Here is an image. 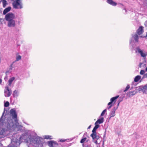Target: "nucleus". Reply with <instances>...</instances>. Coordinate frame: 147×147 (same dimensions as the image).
<instances>
[{
	"label": "nucleus",
	"instance_id": "15",
	"mask_svg": "<svg viewBox=\"0 0 147 147\" xmlns=\"http://www.w3.org/2000/svg\"><path fill=\"white\" fill-rule=\"evenodd\" d=\"M107 2L109 4L113 6H115L117 5V3L113 0H107Z\"/></svg>",
	"mask_w": 147,
	"mask_h": 147
},
{
	"label": "nucleus",
	"instance_id": "9",
	"mask_svg": "<svg viewBox=\"0 0 147 147\" xmlns=\"http://www.w3.org/2000/svg\"><path fill=\"white\" fill-rule=\"evenodd\" d=\"M97 133H92L90 135V136L92 138V142L96 144H98V142L96 140L97 136Z\"/></svg>",
	"mask_w": 147,
	"mask_h": 147
},
{
	"label": "nucleus",
	"instance_id": "45",
	"mask_svg": "<svg viewBox=\"0 0 147 147\" xmlns=\"http://www.w3.org/2000/svg\"><path fill=\"white\" fill-rule=\"evenodd\" d=\"M143 63V62L140 63L138 65V66L139 67H142V65Z\"/></svg>",
	"mask_w": 147,
	"mask_h": 147
},
{
	"label": "nucleus",
	"instance_id": "29",
	"mask_svg": "<svg viewBox=\"0 0 147 147\" xmlns=\"http://www.w3.org/2000/svg\"><path fill=\"white\" fill-rule=\"evenodd\" d=\"M147 78V73H146V74H145L144 75V76L143 77H142V79L140 80V82H141L142 81V79L145 78Z\"/></svg>",
	"mask_w": 147,
	"mask_h": 147
},
{
	"label": "nucleus",
	"instance_id": "44",
	"mask_svg": "<svg viewBox=\"0 0 147 147\" xmlns=\"http://www.w3.org/2000/svg\"><path fill=\"white\" fill-rule=\"evenodd\" d=\"M7 79L8 76H7V75H6V76L4 78V80L5 81H6L7 80Z\"/></svg>",
	"mask_w": 147,
	"mask_h": 147
},
{
	"label": "nucleus",
	"instance_id": "14",
	"mask_svg": "<svg viewBox=\"0 0 147 147\" xmlns=\"http://www.w3.org/2000/svg\"><path fill=\"white\" fill-rule=\"evenodd\" d=\"M141 78V76L140 75H137L135 76L134 78V81L132 82V84H133V83L134 82H138L140 80Z\"/></svg>",
	"mask_w": 147,
	"mask_h": 147
},
{
	"label": "nucleus",
	"instance_id": "28",
	"mask_svg": "<svg viewBox=\"0 0 147 147\" xmlns=\"http://www.w3.org/2000/svg\"><path fill=\"white\" fill-rule=\"evenodd\" d=\"M98 128H96L95 127H94L92 131V133H97L96 132V130Z\"/></svg>",
	"mask_w": 147,
	"mask_h": 147
},
{
	"label": "nucleus",
	"instance_id": "55",
	"mask_svg": "<svg viewBox=\"0 0 147 147\" xmlns=\"http://www.w3.org/2000/svg\"><path fill=\"white\" fill-rule=\"evenodd\" d=\"M117 106L116 107H117V108H118V106H119V105L120 103V102H118V101H117Z\"/></svg>",
	"mask_w": 147,
	"mask_h": 147
},
{
	"label": "nucleus",
	"instance_id": "37",
	"mask_svg": "<svg viewBox=\"0 0 147 147\" xmlns=\"http://www.w3.org/2000/svg\"><path fill=\"white\" fill-rule=\"evenodd\" d=\"M107 128H106L105 129V132L104 133V135H103V136L104 138H105V137H106V131H107Z\"/></svg>",
	"mask_w": 147,
	"mask_h": 147
},
{
	"label": "nucleus",
	"instance_id": "20",
	"mask_svg": "<svg viewBox=\"0 0 147 147\" xmlns=\"http://www.w3.org/2000/svg\"><path fill=\"white\" fill-rule=\"evenodd\" d=\"M4 106L5 107H7L9 105V103L8 101H4Z\"/></svg>",
	"mask_w": 147,
	"mask_h": 147
},
{
	"label": "nucleus",
	"instance_id": "56",
	"mask_svg": "<svg viewBox=\"0 0 147 147\" xmlns=\"http://www.w3.org/2000/svg\"><path fill=\"white\" fill-rule=\"evenodd\" d=\"M119 5L120 6H124L123 5V4L121 3H119Z\"/></svg>",
	"mask_w": 147,
	"mask_h": 147
},
{
	"label": "nucleus",
	"instance_id": "21",
	"mask_svg": "<svg viewBox=\"0 0 147 147\" xmlns=\"http://www.w3.org/2000/svg\"><path fill=\"white\" fill-rule=\"evenodd\" d=\"M115 112L111 110V111L109 113V116H110V117H114L115 115Z\"/></svg>",
	"mask_w": 147,
	"mask_h": 147
},
{
	"label": "nucleus",
	"instance_id": "32",
	"mask_svg": "<svg viewBox=\"0 0 147 147\" xmlns=\"http://www.w3.org/2000/svg\"><path fill=\"white\" fill-rule=\"evenodd\" d=\"M114 105V104L113 102H112L111 101L110 102H109L107 104L108 106H111L112 107V106H113Z\"/></svg>",
	"mask_w": 147,
	"mask_h": 147
},
{
	"label": "nucleus",
	"instance_id": "47",
	"mask_svg": "<svg viewBox=\"0 0 147 147\" xmlns=\"http://www.w3.org/2000/svg\"><path fill=\"white\" fill-rule=\"evenodd\" d=\"M125 142L126 141L125 140H123L121 141V143L122 145H123L125 143Z\"/></svg>",
	"mask_w": 147,
	"mask_h": 147
},
{
	"label": "nucleus",
	"instance_id": "13",
	"mask_svg": "<svg viewBox=\"0 0 147 147\" xmlns=\"http://www.w3.org/2000/svg\"><path fill=\"white\" fill-rule=\"evenodd\" d=\"M102 117V116H100L99 117V118L97 121H96L99 124L102 123L104 122V117Z\"/></svg>",
	"mask_w": 147,
	"mask_h": 147
},
{
	"label": "nucleus",
	"instance_id": "7",
	"mask_svg": "<svg viewBox=\"0 0 147 147\" xmlns=\"http://www.w3.org/2000/svg\"><path fill=\"white\" fill-rule=\"evenodd\" d=\"M9 113H9L8 111L6 110V109L5 108H4V109L3 112L2 114L1 117L0 118V123L1 122V123L5 125V123H4L3 120H5V119L6 118L5 116L8 115Z\"/></svg>",
	"mask_w": 147,
	"mask_h": 147
},
{
	"label": "nucleus",
	"instance_id": "38",
	"mask_svg": "<svg viewBox=\"0 0 147 147\" xmlns=\"http://www.w3.org/2000/svg\"><path fill=\"white\" fill-rule=\"evenodd\" d=\"M117 107H115L113 108V109H112L111 110L115 112L116 110L117 109Z\"/></svg>",
	"mask_w": 147,
	"mask_h": 147
},
{
	"label": "nucleus",
	"instance_id": "54",
	"mask_svg": "<svg viewBox=\"0 0 147 147\" xmlns=\"http://www.w3.org/2000/svg\"><path fill=\"white\" fill-rule=\"evenodd\" d=\"M5 137V136L0 135V139L2 138H3L4 137Z\"/></svg>",
	"mask_w": 147,
	"mask_h": 147
},
{
	"label": "nucleus",
	"instance_id": "35",
	"mask_svg": "<svg viewBox=\"0 0 147 147\" xmlns=\"http://www.w3.org/2000/svg\"><path fill=\"white\" fill-rule=\"evenodd\" d=\"M132 43V42L131 43V46L132 47V49H134V48H135V45L134 43Z\"/></svg>",
	"mask_w": 147,
	"mask_h": 147
},
{
	"label": "nucleus",
	"instance_id": "31",
	"mask_svg": "<svg viewBox=\"0 0 147 147\" xmlns=\"http://www.w3.org/2000/svg\"><path fill=\"white\" fill-rule=\"evenodd\" d=\"M145 71L144 70H141L140 72V74L141 75H144L145 73Z\"/></svg>",
	"mask_w": 147,
	"mask_h": 147
},
{
	"label": "nucleus",
	"instance_id": "34",
	"mask_svg": "<svg viewBox=\"0 0 147 147\" xmlns=\"http://www.w3.org/2000/svg\"><path fill=\"white\" fill-rule=\"evenodd\" d=\"M13 121L14 122V123H15L14 122H15L16 123H16H17L18 124V121L17 120V118H16V119H13Z\"/></svg>",
	"mask_w": 147,
	"mask_h": 147
},
{
	"label": "nucleus",
	"instance_id": "63",
	"mask_svg": "<svg viewBox=\"0 0 147 147\" xmlns=\"http://www.w3.org/2000/svg\"><path fill=\"white\" fill-rule=\"evenodd\" d=\"M133 84V83H132V84H131V85H134L135 86H136V85H137V84H134V83H133V84Z\"/></svg>",
	"mask_w": 147,
	"mask_h": 147
},
{
	"label": "nucleus",
	"instance_id": "1",
	"mask_svg": "<svg viewBox=\"0 0 147 147\" xmlns=\"http://www.w3.org/2000/svg\"><path fill=\"white\" fill-rule=\"evenodd\" d=\"M35 134V136L32 135L30 134V137L29 138V140H28L31 143L38 145V147H43V144L45 142V139H52V138H51L52 136L49 135H45L44 138H43L37 136L36 133Z\"/></svg>",
	"mask_w": 147,
	"mask_h": 147
},
{
	"label": "nucleus",
	"instance_id": "23",
	"mask_svg": "<svg viewBox=\"0 0 147 147\" xmlns=\"http://www.w3.org/2000/svg\"><path fill=\"white\" fill-rule=\"evenodd\" d=\"M130 86L127 84L125 89L123 90V92H126L130 88Z\"/></svg>",
	"mask_w": 147,
	"mask_h": 147
},
{
	"label": "nucleus",
	"instance_id": "59",
	"mask_svg": "<svg viewBox=\"0 0 147 147\" xmlns=\"http://www.w3.org/2000/svg\"><path fill=\"white\" fill-rule=\"evenodd\" d=\"M86 147H91V146L90 144L89 145H88L86 146Z\"/></svg>",
	"mask_w": 147,
	"mask_h": 147
},
{
	"label": "nucleus",
	"instance_id": "24",
	"mask_svg": "<svg viewBox=\"0 0 147 147\" xmlns=\"http://www.w3.org/2000/svg\"><path fill=\"white\" fill-rule=\"evenodd\" d=\"M13 95L14 97L15 96H18L17 94V91L16 90H15L13 91Z\"/></svg>",
	"mask_w": 147,
	"mask_h": 147
},
{
	"label": "nucleus",
	"instance_id": "22",
	"mask_svg": "<svg viewBox=\"0 0 147 147\" xmlns=\"http://www.w3.org/2000/svg\"><path fill=\"white\" fill-rule=\"evenodd\" d=\"M125 97V94L121 96L120 97L119 99L118 100L119 102H121L123 100V99Z\"/></svg>",
	"mask_w": 147,
	"mask_h": 147
},
{
	"label": "nucleus",
	"instance_id": "52",
	"mask_svg": "<svg viewBox=\"0 0 147 147\" xmlns=\"http://www.w3.org/2000/svg\"><path fill=\"white\" fill-rule=\"evenodd\" d=\"M11 71H9V70H7L6 72H5V74L6 75H7V73H11Z\"/></svg>",
	"mask_w": 147,
	"mask_h": 147
},
{
	"label": "nucleus",
	"instance_id": "30",
	"mask_svg": "<svg viewBox=\"0 0 147 147\" xmlns=\"http://www.w3.org/2000/svg\"><path fill=\"white\" fill-rule=\"evenodd\" d=\"M7 1H6V2H3V7L4 8H5L6 5L7 4Z\"/></svg>",
	"mask_w": 147,
	"mask_h": 147
},
{
	"label": "nucleus",
	"instance_id": "4",
	"mask_svg": "<svg viewBox=\"0 0 147 147\" xmlns=\"http://www.w3.org/2000/svg\"><path fill=\"white\" fill-rule=\"evenodd\" d=\"M144 27L142 26L139 27L138 28L136 31V34H131L132 37L129 40L130 44L132 42H134V40H135V42H138L139 41L138 35L141 34L144 32Z\"/></svg>",
	"mask_w": 147,
	"mask_h": 147
},
{
	"label": "nucleus",
	"instance_id": "11",
	"mask_svg": "<svg viewBox=\"0 0 147 147\" xmlns=\"http://www.w3.org/2000/svg\"><path fill=\"white\" fill-rule=\"evenodd\" d=\"M11 7L10 6H9L5 8L3 11V15H6V14L8 13L11 11Z\"/></svg>",
	"mask_w": 147,
	"mask_h": 147
},
{
	"label": "nucleus",
	"instance_id": "46",
	"mask_svg": "<svg viewBox=\"0 0 147 147\" xmlns=\"http://www.w3.org/2000/svg\"><path fill=\"white\" fill-rule=\"evenodd\" d=\"M139 37H140L142 38H146L147 37V32L146 33V36H140Z\"/></svg>",
	"mask_w": 147,
	"mask_h": 147
},
{
	"label": "nucleus",
	"instance_id": "60",
	"mask_svg": "<svg viewBox=\"0 0 147 147\" xmlns=\"http://www.w3.org/2000/svg\"><path fill=\"white\" fill-rule=\"evenodd\" d=\"M2 82V79L1 78H0V84H1Z\"/></svg>",
	"mask_w": 147,
	"mask_h": 147
},
{
	"label": "nucleus",
	"instance_id": "50",
	"mask_svg": "<svg viewBox=\"0 0 147 147\" xmlns=\"http://www.w3.org/2000/svg\"><path fill=\"white\" fill-rule=\"evenodd\" d=\"M111 107H112L110 106H108L107 108V109L109 110Z\"/></svg>",
	"mask_w": 147,
	"mask_h": 147
},
{
	"label": "nucleus",
	"instance_id": "53",
	"mask_svg": "<svg viewBox=\"0 0 147 147\" xmlns=\"http://www.w3.org/2000/svg\"><path fill=\"white\" fill-rule=\"evenodd\" d=\"M144 25L146 27H147V20L145 21L144 23Z\"/></svg>",
	"mask_w": 147,
	"mask_h": 147
},
{
	"label": "nucleus",
	"instance_id": "16",
	"mask_svg": "<svg viewBox=\"0 0 147 147\" xmlns=\"http://www.w3.org/2000/svg\"><path fill=\"white\" fill-rule=\"evenodd\" d=\"M126 95L127 96L130 98L133 96L135 95V94L134 93V91H131L128 92L127 93Z\"/></svg>",
	"mask_w": 147,
	"mask_h": 147
},
{
	"label": "nucleus",
	"instance_id": "49",
	"mask_svg": "<svg viewBox=\"0 0 147 147\" xmlns=\"http://www.w3.org/2000/svg\"><path fill=\"white\" fill-rule=\"evenodd\" d=\"M85 136L88 137V136L87 135V133L86 132L84 133L83 136L84 137V136Z\"/></svg>",
	"mask_w": 147,
	"mask_h": 147
},
{
	"label": "nucleus",
	"instance_id": "5",
	"mask_svg": "<svg viewBox=\"0 0 147 147\" xmlns=\"http://www.w3.org/2000/svg\"><path fill=\"white\" fill-rule=\"evenodd\" d=\"M144 50L141 49H140L139 46H138L136 48L135 52L136 53H138L141 55V56L144 59V62H146V57L147 56V52H144Z\"/></svg>",
	"mask_w": 147,
	"mask_h": 147
},
{
	"label": "nucleus",
	"instance_id": "51",
	"mask_svg": "<svg viewBox=\"0 0 147 147\" xmlns=\"http://www.w3.org/2000/svg\"><path fill=\"white\" fill-rule=\"evenodd\" d=\"M4 133L2 131H0V135L4 136Z\"/></svg>",
	"mask_w": 147,
	"mask_h": 147
},
{
	"label": "nucleus",
	"instance_id": "10",
	"mask_svg": "<svg viewBox=\"0 0 147 147\" xmlns=\"http://www.w3.org/2000/svg\"><path fill=\"white\" fill-rule=\"evenodd\" d=\"M142 86H144L143 85H141L138 87H135L136 88L135 90H134L133 91H134V92L135 94H136L138 92H140V91H142L143 93H144L146 92V90H145V92H144V90H140V88H141V87H140Z\"/></svg>",
	"mask_w": 147,
	"mask_h": 147
},
{
	"label": "nucleus",
	"instance_id": "41",
	"mask_svg": "<svg viewBox=\"0 0 147 147\" xmlns=\"http://www.w3.org/2000/svg\"><path fill=\"white\" fill-rule=\"evenodd\" d=\"M15 62H13L10 65V67L9 68V69L11 70L12 69V65L13 64V63H14Z\"/></svg>",
	"mask_w": 147,
	"mask_h": 147
},
{
	"label": "nucleus",
	"instance_id": "33",
	"mask_svg": "<svg viewBox=\"0 0 147 147\" xmlns=\"http://www.w3.org/2000/svg\"><path fill=\"white\" fill-rule=\"evenodd\" d=\"M22 126H21V125H19L18 127H17V128H18V131H20L22 132V129H21L20 127H22Z\"/></svg>",
	"mask_w": 147,
	"mask_h": 147
},
{
	"label": "nucleus",
	"instance_id": "18",
	"mask_svg": "<svg viewBox=\"0 0 147 147\" xmlns=\"http://www.w3.org/2000/svg\"><path fill=\"white\" fill-rule=\"evenodd\" d=\"M15 77H13L11 78H10L8 82V85L9 86H11L14 80L15 79Z\"/></svg>",
	"mask_w": 147,
	"mask_h": 147
},
{
	"label": "nucleus",
	"instance_id": "40",
	"mask_svg": "<svg viewBox=\"0 0 147 147\" xmlns=\"http://www.w3.org/2000/svg\"><path fill=\"white\" fill-rule=\"evenodd\" d=\"M144 4L145 6H147V0H144Z\"/></svg>",
	"mask_w": 147,
	"mask_h": 147
},
{
	"label": "nucleus",
	"instance_id": "8",
	"mask_svg": "<svg viewBox=\"0 0 147 147\" xmlns=\"http://www.w3.org/2000/svg\"><path fill=\"white\" fill-rule=\"evenodd\" d=\"M5 88L6 89V90H5L4 91L5 96L7 97L10 96L12 93L11 90L9 88L8 86H6Z\"/></svg>",
	"mask_w": 147,
	"mask_h": 147
},
{
	"label": "nucleus",
	"instance_id": "39",
	"mask_svg": "<svg viewBox=\"0 0 147 147\" xmlns=\"http://www.w3.org/2000/svg\"><path fill=\"white\" fill-rule=\"evenodd\" d=\"M98 135L97 136V138L96 140L97 141L100 138H101V136H100V134L99 133L98 134Z\"/></svg>",
	"mask_w": 147,
	"mask_h": 147
},
{
	"label": "nucleus",
	"instance_id": "43",
	"mask_svg": "<svg viewBox=\"0 0 147 147\" xmlns=\"http://www.w3.org/2000/svg\"><path fill=\"white\" fill-rule=\"evenodd\" d=\"M105 138H104V137H103V141H102V146H103V147H104V142L106 140L105 139Z\"/></svg>",
	"mask_w": 147,
	"mask_h": 147
},
{
	"label": "nucleus",
	"instance_id": "62",
	"mask_svg": "<svg viewBox=\"0 0 147 147\" xmlns=\"http://www.w3.org/2000/svg\"><path fill=\"white\" fill-rule=\"evenodd\" d=\"M134 87H133V86H132L131 87V88H130V90H132V89H133L134 88Z\"/></svg>",
	"mask_w": 147,
	"mask_h": 147
},
{
	"label": "nucleus",
	"instance_id": "36",
	"mask_svg": "<svg viewBox=\"0 0 147 147\" xmlns=\"http://www.w3.org/2000/svg\"><path fill=\"white\" fill-rule=\"evenodd\" d=\"M67 140L66 139H61L59 140V141L61 142H65Z\"/></svg>",
	"mask_w": 147,
	"mask_h": 147
},
{
	"label": "nucleus",
	"instance_id": "19",
	"mask_svg": "<svg viewBox=\"0 0 147 147\" xmlns=\"http://www.w3.org/2000/svg\"><path fill=\"white\" fill-rule=\"evenodd\" d=\"M87 139V138L86 137H84L83 136L80 142L82 144V145L83 146H84V143L85 141Z\"/></svg>",
	"mask_w": 147,
	"mask_h": 147
},
{
	"label": "nucleus",
	"instance_id": "2",
	"mask_svg": "<svg viewBox=\"0 0 147 147\" xmlns=\"http://www.w3.org/2000/svg\"><path fill=\"white\" fill-rule=\"evenodd\" d=\"M9 115L10 116L7 118L6 121H5L4 120L3 121L5 125L6 126L7 128V129H11L14 125L13 119H16L17 118V113L15 109H12L10 110Z\"/></svg>",
	"mask_w": 147,
	"mask_h": 147
},
{
	"label": "nucleus",
	"instance_id": "61",
	"mask_svg": "<svg viewBox=\"0 0 147 147\" xmlns=\"http://www.w3.org/2000/svg\"><path fill=\"white\" fill-rule=\"evenodd\" d=\"M2 146H3V144L1 143H0V147H2Z\"/></svg>",
	"mask_w": 147,
	"mask_h": 147
},
{
	"label": "nucleus",
	"instance_id": "17",
	"mask_svg": "<svg viewBox=\"0 0 147 147\" xmlns=\"http://www.w3.org/2000/svg\"><path fill=\"white\" fill-rule=\"evenodd\" d=\"M46 143L50 147H53L54 146L53 140H51L47 141Z\"/></svg>",
	"mask_w": 147,
	"mask_h": 147
},
{
	"label": "nucleus",
	"instance_id": "12",
	"mask_svg": "<svg viewBox=\"0 0 147 147\" xmlns=\"http://www.w3.org/2000/svg\"><path fill=\"white\" fill-rule=\"evenodd\" d=\"M119 97V95H117L115 97H113L111 98L110 100V101L115 104L117 101V99Z\"/></svg>",
	"mask_w": 147,
	"mask_h": 147
},
{
	"label": "nucleus",
	"instance_id": "42",
	"mask_svg": "<svg viewBox=\"0 0 147 147\" xmlns=\"http://www.w3.org/2000/svg\"><path fill=\"white\" fill-rule=\"evenodd\" d=\"M53 144L54 145H57V146L58 145V144L57 142L56 141H55L54 140H53Z\"/></svg>",
	"mask_w": 147,
	"mask_h": 147
},
{
	"label": "nucleus",
	"instance_id": "27",
	"mask_svg": "<svg viewBox=\"0 0 147 147\" xmlns=\"http://www.w3.org/2000/svg\"><path fill=\"white\" fill-rule=\"evenodd\" d=\"M98 123H97V122H96L94 123V126L96 127V128H98L99 127H100V125Z\"/></svg>",
	"mask_w": 147,
	"mask_h": 147
},
{
	"label": "nucleus",
	"instance_id": "25",
	"mask_svg": "<svg viewBox=\"0 0 147 147\" xmlns=\"http://www.w3.org/2000/svg\"><path fill=\"white\" fill-rule=\"evenodd\" d=\"M107 111V109H105L102 112L100 116H103L104 115L105 113Z\"/></svg>",
	"mask_w": 147,
	"mask_h": 147
},
{
	"label": "nucleus",
	"instance_id": "57",
	"mask_svg": "<svg viewBox=\"0 0 147 147\" xmlns=\"http://www.w3.org/2000/svg\"><path fill=\"white\" fill-rule=\"evenodd\" d=\"M91 125H90L87 128V129H90V128L91 127Z\"/></svg>",
	"mask_w": 147,
	"mask_h": 147
},
{
	"label": "nucleus",
	"instance_id": "6",
	"mask_svg": "<svg viewBox=\"0 0 147 147\" xmlns=\"http://www.w3.org/2000/svg\"><path fill=\"white\" fill-rule=\"evenodd\" d=\"M12 5L13 8L18 9L22 8V4H21V0H15L12 3Z\"/></svg>",
	"mask_w": 147,
	"mask_h": 147
},
{
	"label": "nucleus",
	"instance_id": "58",
	"mask_svg": "<svg viewBox=\"0 0 147 147\" xmlns=\"http://www.w3.org/2000/svg\"><path fill=\"white\" fill-rule=\"evenodd\" d=\"M1 131H2L4 133L5 132V129H3L2 130H1Z\"/></svg>",
	"mask_w": 147,
	"mask_h": 147
},
{
	"label": "nucleus",
	"instance_id": "3",
	"mask_svg": "<svg viewBox=\"0 0 147 147\" xmlns=\"http://www.w3.org/2000/svg\"><path fill=\"white\" fill-rule=\"evenodd\" d=\"M15 18V14L12 12L8 13L5 15L4 19L8 22L7 26L9 27H14L15 26V21L14 20Z\"/></svg>",
	"mask_w": 147,
	"mask_h": 147
},
{
	"label": "nucleus",
	"instance_id": "48",
	"mask_svg": "<svg viewBox=\"0 0 147 147\" xmlns=\"http://www.w3.org/2000/svg\"><path fill=\"white\" fill-rule=\"evenodd\" d=\"M112 117H110V116L107 119V120H108V122H109L110 120Z\"/></svg>",
	"mask_w": 147,
	"mask_h": 147
},
{
	"label": "nucleus",
	"instance_id": "26",
	"mask_svg": "<svg viewBox=\"0 0 147 147\" xmlns=\"http://www.w3.org/2000/svg\"><path fill=\"white\" fill-rule=\"evenodd\" d=\"M21 56L20 55H18L16 57V61H18L21 59Z\"/></svg>",
	"mask_w": 147,
	"mask_h": 147
},
{
	"label": "nucleus",
	"instance_id": "64",
	"mask_svg": "<svg viewBox=\"0 0 147 147\" xmlns=\"http://www.w3.org/2000/svg\"><path fill=\"white\" fill-rule=\"evenodd\" d=\"M7 1L6 0H2V3L3 2H5Z\"/></svg>",
	"mask_w": 147,
	"mask_h": 147
}]
</instances>
